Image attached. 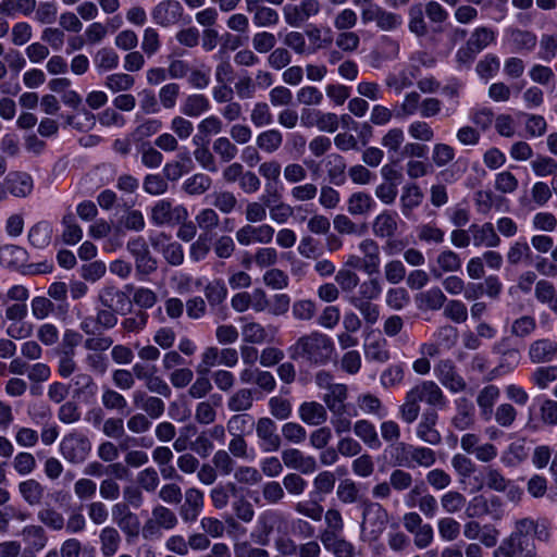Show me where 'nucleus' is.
Here are the masks:
<instances>
[{
    "label": "nucleus",
    "instance_id": "f257e3e1",
    "mask_svg": "<svg viewBox=\"0 0 557 557\" xmlns=\"http://www.w3.org/2000/svg\"><path fill=\"white\" fill-rule=\"evenodd\" d=\"M334 344L326 334L318 331L300 336L288 348L293 360H304L311 366H324L331 361Z\"/></svg>",
    "mask_w": 557,
    "mask_h": 557
},
{
    "label": "nucleus",
    "instance_id": "f03ea898",
    "mask_svg": "<svg viewBox=\"0 0 557 557\" xmlns=\"http://www.w3.org/2000/svg\"><path fill=\"white\" fill-rule=\"evenodd\" d=\"M91 451V442L79 432L66 434L60 442L62 457L73 465L83 463Z\"/></svg>",
    "mask_w": 557,
    "mask_h": 557
},
{
    "label": "nucleus",
    "instance_id": "7ed1b4c3",
    "mask_svg": "<svg viewBox=\"0 0 557 557\" xmlns=\"http://www.w3.org/2000/svg\"><path fill=\"white\" fill-rule=\"evenodd\" d=\"M259 448L264 454L275 453L282 447V437L277 424L270 417H261L255 423Z\"/></svg>",
    "mask_w": 557,
    "mask_h": 557
},
{
    "label": "nucleus",
    "instance_id": "20e7f679",
    "mask_svg": "<svg viewBox=\"0 0 557 557\" xmlns=\"http://www.w3.org/2000/svg\"><path fill=\"white\" fill-rule=\"evenodd\" d=\"M34 187L33 178L25 172H10L0 182V201H4L9 196L16 198L27 197Z\"/></svg>",
    "mask_w": 557,
    "mask_h": 557
},
{
    "label": "nucleus",
    "instance_id": "39448f33",
    "mask_svg": "<svg viewBox=\"0 0 557 557\" xmlns=\"http://www.w3.org/2000/svg\"><path fill=\"white\" fill-rule=\"evenodd\" d=\"M515 536H518L520 541L523 537L528 536L530 533H533V536L536 541L548 544L552 541V525L548 519L540 518H522L515 522Z\"/></svg>",
    "mask_w": 557,
    "mask_h": 557
},
{
    "label": "nucleus",
    "instance_id": "423d86ee",
    "mask_svg": "<svg viewBox=\"0 0 557 557\" xmlns=\"http://www.w3.org/2000/svg\"><path fill=\"white\" fill-rule=\"evenodd\" d=\"M121 310L101 307L97 309L95 315H85L81 318L79 330L84 334H94L100 330H111L117 324L116 313Z\"/></svg>",
    "mask_w": 557,
    "mask_h": 557
},
{
    "label": "nucleus",
    "instance_id": "0eeeda50",
    "mask_svg": "<svg viewBox=\"0 0 557 557\" xmlns=\"http://www.w3.org/2000/svg\"><path fill=\"white\" fill-rule=\"evenodd\" d=\"M112 518L119 529L126 536L127 541L136 539L140 532V521L127 504L116 503L112 506Z\"/></svg>",
    "mask_w": 557,
    "mask_h": 557
},
{
    "label": "nucleus",
    "instance_id": "6e6552de",
    "mask_svg": "<svg viewBox=\"0 0 557 557\" xmlns=\"http://www.w3.org/2000/svg\"><path fill=\"white\" fill-rule=\"evenodd\" d=\"M184 500L178 508V515L185 523L197 521L205 506V494L198 487H188L184 492Z\"/></svg>",
    "mask_w": 557,
    "mask_h": 557
},
{
    "label": "nucleus",
    "instance_id": "1a4fd4ad",
    "mask_svg": "<svg viewBox=\"0 0 557 557\" xmlns=\"http://www.w3.org/2000/svg\"><path fill=\"white\" fill-rule=\"evenodd\" d=\"M285 467L298 471L301 474H311L318 469V462L313 456L305 455L298 448H285L281 453Z\"/></svg>",
    "mask_w": 557,
    "mask_h": 557
},
{
    "label": "nucleus",
    "instance_id": "9d476101",
    "mask_svg": "<svg viewBox=\"0 0 557 557\" xmlns=\"http://www.w3.org/2000/svg\"><path fill=\"white\" fill-rule=\"evenodd\" d=\"M319 11L318 0H302L298 5L287 4L283 9L285 22L294 27L300 26Z\"/></svg>",
    "mask_w": 557,
    "mask_h": 557
},
{
    "label": "nucleus",
    "instance_id": "9b49d317",
    "mask_svg": "<svg viewBox=\"0 0 557 557\" xmlns=\"http://www.w3.org/2000/svg\"><path fill=\"white\" fill-rule=\"evenodd\" d=\"M434 372L440 382L453 393H460L467 388V383L463 377L457 372L456 367L451 360H441Z\"/></svg>",
    "mask_w": 557,
    "mask_h": 557
},
{
    "label": "nucleus",
    "instance_id": "f8f14e48",
    "mask_svg": "<svg viewBox=\"0 0 557 557\" xmlns=\"http://www.w3.org/2000/svg\"><path fill=\"white\" fill-rule=\"evenodd\" d=\"M275 230L269 224L253 226L246 224L237 230L236 240L243 246H249L252 243L269 244L272 242Z\"/></svg>",
    "mask_w": 557,
    "mask_h": 557
},
{
    "label": "nucleus",
    "instance_id": "ddd939ff",
    "mask_svg": "<svg viewBox=\"0 0 557 557\" xmlns=\"http://www.w3.org/2000/svg\"><path fill=\"white\" fill-rule=\"evenodd\" d=\"M183 7L176 0H163L151 10V17L157 25L169 27L180 21Z\"/></svg>",
    "mask_w": 557,
    "mask_h": 557
},
{
    "label": "nucleus",
    "instance_id": "4468645a",
    "mask_svg": "<svg viewBox=\"0 0 557 557\" xmlns=\"http://www.w3.org/2000/svg\"><path fill=\"white\" fill-rule=\"evenodd\" d=\"M187 216V210L183 206L172 207L168 200H159L151 208L150 220L154 225L170 224L174 220L180 221Z\"/></svg>",
    "mask_w": 557,
    "mask_h": 557
},
{
    "label": "nucleus",
    "instance_id": "2eb2a0df",
    "mask_svg": "<svg viewBox=\"0 0 557 557\" xmlns=\"http://www.w3.org/2000/svg\"><path fill=\"white\" fill-rule=\"evenodd\" d=\"M409 392L418 403L423 401L434 407H443L445 405V396L440 386L433 381H424Z\"/></svg>",
    "mask_w": 557,
    "mask_h": 557
},
{
    "label": "nucleus",
    "instance_id": "dca6fc26",
    "mask_svg": "<svg viewBox=\"0 0 557 557\" xmlns=\"http://www.w3.org/2000/svg\"><path fill=\"white\" fill-rule=\"evenodd\" d=\"M438 416L435 410L423 412L417 426V436L424 443L436 446L442 442L441 433L435 429Z\"/></svg>",
    "mask_w": 557,
    "mask_h": 557
},
{
    "label": "nucleus",
    "instance_id": "f3484780",
    "mask_svg": "<svg viewBox=\"0 0 557 557\" xmlns=\"http://www.w3.org/2000/svg\"><path fill=\"white\" fill-rule=\"evenodd\" d=\"M532 363H548L557 359V342L540 338L532 342L528 350Z\"/></svg>",
    "mask_w": 557,
    "mask_h": 557
},
{
    "label": "nucleus",
    "instance_id": "a211bd4d",
    "mask_svg": "<svg viewBox=\"0 0 557 557\" xmlns=\"http://www.w3.org/2000/svg\"><path fill=\"white\" fill-rule=\"evenodd\" d=\"M469 232L472 235V244L474 247L496 248L500 245V237L491 222L471 224Z\"/></svg>",
    "mask_w": 557,
    "mask_h": 557
},
{
    "label": "nucleus",
    "instance_id": "6ab92c4d",
    "mask_svg": "<svg viewBox=\"0 0 557 557\" xmlns=\"http://www.w3.org/2000/svg\"><path fill=\"white\" fill-rule=\"evenodd\" d=\"M436 265L430 269L432 276L436 280L443 277L444 273H455L461 270V258L451 249H444L436 256Z\"/></svg>",
    "mask_w": 557,
    "mask_h": 557
},
{
    "label": "nucleus",
    "instance_id": "aec40b11",
    "mask_svg": "<svg viewBox=\"0 0 557 557\" xmlns=\"http://www.w3.org/2000/svg\"><path fill=\"white\" fill-rule=\"evenodd\" d=\"M298 414L307 425L320 426L327 421V408L314 400L300 404Z\"/></svg>",
    "mask_w": 557,
    "mask_h": 557
},
{
    "label": "nucleus",
    "instance_id": "412c9836",
    "mask_svg": "<svg viewBox=\"0 0 557 557\" xmlns=\"http://www.w3.org/2000/svg\"><path fill=\"white\" fill-rule=\"evenodd\" d=\"M322 162L331 184L342 186L346 183L347 164L343 156L335 152L329 153Z\"/></svg>",
    "mask_w": 557,
    "mask_h": 557
},
{
    "label": "nucleus",
    "instance_id": "4be33fe9",
    "mask_svg": "<svg viewBox=\"0 0 557 557\" xmlns=\"http://www.w3.org/2000/svg\"><path fill=\"white\" fill-rule=\"evenodd\" d=\"M500 396V389L496 385L484 386L476 396V404L480 417L483 421L490 422L493 419V411L496 401Z\"/></svg>",
    "mask_w": 557,
    "mask_h": 557
},
{
    "label": "nucleus",
    "instance_id": "5701e85b",
    "mask_svg": "<svg viewBox=\"0 0 557 557\" xmlns=\"http://www.w3.org/2000/svg\"><path fill=\"white\" fill-rule=\"evenodd\" d=\"M97 299L101 307L124 310L131 307V301L126 293L115 286H104L98 292Z\"/></svg>",
    "mask_w": 557,
    "mask_h": 557
},
{
    "label": "nucleus",
    "instance_id": "b1692460",
    "mask_svg": "<svg viewBox=\"0 0 557 557\" xmlns=\"http://www.w3.org/2000/svg\"><path fill=\"white\" fill-rule=\"evenodd\" d=\"M359 249L362 252L363 272L368 275L377 274L380 272V247L373 239H363L359 244Z\"/></svg>",
    "mask_w": 557,
    "mask_h": 557
},
{
    "label": "nucleus",
    "instance_id": "393cba45",
    "mask_svg": "<svg viewBox=\"0 0 557 557\" xmlns=\"http://www.w3.org/2000/svg\"><path fill=\"white\" fill-rule=\"evenodd\" d=\"M446 301L447 297L438 286H433L416 296L417 307L423 311H437Z\"/></svg>",
    "mask_w": 557,
    "mask_h": 557
},
{
    "label": "nucleus",
    "instance_id": "a878e982",
    "mask_svg": "<svg viewBox=\"0 0 557 557\" xmlns=\"http://www.w3.org/2000/svg\"><path fill=\"white\" fill-rule=\"evenodd\" d=\"M456 414L451 419V424L459 431L470 429L474 423L473 404L465 397L456 401Z\"/></svg>",
    "mask_w": 557,
    "mask_h": 557
},
{
    "label": "nucleus",
    "instance_id": "bb28decb",
    "mask_svg": "<svg viewBox=\"0 0 557 557\" xmlns=\"http://www.w3.org/2000/svg\"><path fill=\"white\" fill-rule=\"evenodd\" d=\"M99 543L102 557H113L120 549L122 536L116 528L108 525L101 529Z\"/></svg>",
    "mask_w": 557,
    "mask_h": 557
},
{
    "label": "nucleus",
    "instance_id": "cd10ccee",
    "mask_svg": "<svg viewBox=\"0 0 557 557\" xmlns=\"http://www.w3.org/2000/svg\"><path fill=\"white\" fill-rule=\"evenodd\" d=\"M27 261V251L16 245H5L0 247V263L10 269L18 270Z\"/></svg>",
    "mask_w": 557,
    "mask_h": 557
},
{
    "label": "nucleus",
    "instance_id": "c85d7f7f",
    "mask_svg": "<svg viewBox=\"0 0 557 557\" xmlns=\"http://www.w3.org/2000/svg\"><path fill=\"white\" fill-rule=\"evenodd\" d=\"M326 552L334 557H356V546L342 534L320 541Z\"/></svg>",
    "mask_w": 557,
    "mask_h": 557
},
{
    "label": "nucleus",
    "instance_id": "c756f323",
    "mask_svg": "<svg viewBox=\"0 0 557 557\" xmlns=\"http://www.w3.org/2000/svg\"><path fill=\"white\" fill-rule=\"evenodd\" d=\"M18 493L29 506H38L45 497L44 485L35 479H28L18 483Z\"/></svg>",
    "mask_w": 557,
    "mask_h": 557
},
{
    "label": "nucleus",
    "instance_id": "7c9ffc66",
    "mask_svg": "<svg viewBox=\"0 0 557 557\" xmlns=\"http://www.w3.org/2000/svg\"><path fill=\"white\" fill-rule=\"evenodd\" d=\"M423 193L417 184H408L403 187L400 196V209L404 216L409 218L413 209L423 200Z\"/></svg>",
    "mask_w": 557,
    "mask_h": 557
},
{
    "label": "nucleus",
    "instance_id": "2f4dec72",
    "mask_svg": "<svg viewBox=\"0 0 557 557\" xmlns=\"http://www.w3.org/2000/svg\"><path fill=\"white\" fill-rule=\"evenodd\" d=\"M26 547L40 552L48 543L46 530L39 524H27L21 531Z\"/></svg>",
    "mask_w": 557,
    "mask_h": 557
},
{
    "label": "nucleus",
    "instance_id": "473e14b6",
    "mask_svg": "<svg viewBox=\"0 0 557 557\" xmlns=\"http://www.w3.org/2000/svg\"><path fill=\"white\" fill-rule=\"evenodd\" d=\"M324 522L325 529L321 530L319 533V540L323 541L325 539L339 535L344 532V519L341 511L336 508H330L324 513Z\"/></svg>",
    "mask_w": 557,
    "mask_h": 557
},
{
    "label": "nucleus",
    "instance_id": "72a5a7b5",
    "mask_svg": "<svg viewBox=\"0 0 557 557\" xmlns=\"http://www.w3.org/2000/svg\"><path fill=\"white\" fill-rule=\"evenodd\" d=\"M37 519L47 529L59 532L64 530L65 517L51 505L47 504L37 512Z\"/></svg>",
    "mask_w": 557,
    "mask_h": 557
},
{
    "label": "nucleus",
    "instance_id": "f704fd0d",
    "mask_svg": "<svg viewBox=\"0 0 557 557\" xmlns=\"http://www.w3.org/2000/svg\"><path fill=\"white\" fill-rule=\"evenodd\" d=\"M354 433L370 449H379L382 446L374 424L368 420L356 421L354 423Z\"/></svg>",
    "mask_w": 557,
    "mask_h": 557
},
{
    "label": "nucleus",
    "instance_id": "c9c22d12",
    "mask_svg": "<svg viewBox=\"0 0 557 557\" xmlns=\"http://www.w3.org/2000/svg\"><path fill=\"white\" fill-rule=\"evenodd\" d=\"M327 393L323 395V401L330 412L346 409L345 401L348 397L347 385L335 383L332 387L326 389Z\"/></svg>",
    "mask_w": 557,
    "mask_h": 557
},
{
    "label": "nucleus",
    "instance_id": "e433bc0d",
    "mask_svg": "<svg viewBox=\"0 0 557 557\" xmlns=\"http://www.w3.org/2000/svg\"><path fill=\"white\" fill-rule=\"evenodd\" d=\"M252 388L243 387L234 392L227 399V409L232 412H246L253 406Z\"/></svg>",
    "mask_w": 557,
    "mask_h": 557
},
{
    "label": "nucleus",
    "instance_id": "4c0bfd02",
    "mask_svg": "<svg viewBox=\"0 0 557 557\" xmlns=\"http://www.w3.org/2000/svg\"><path fill=\"white\" fill-rule=\"evenodd\" d=\"M210 109V102L205 95L193 94L184 100L181 112L189 117H197Z\"/></svg>",
    "mask_w": 557,
    "mask_h": 557
},
{
    "label": "nucleus",
    "instance_id": "58836bf2",
    "mask_svg": "<svg viewBox=\"0 0 557 557\" xmlns=\"http://www.w3.org/2000/svg\"><path fill=\"white\" fill-rule=\"evenodd\" d=\"M282 144L283 135L278 129L275 128L261 132L256 138L257 147L267 153H273L277 151Z\"/></svg>",
    "mask_w": 557,
    "mask_h": 557
},
{
    "label": "nucleus",
    "instance_id": "ea45409f",
    "mask_svg": "<svg viewBox=\"0 0 557 557\" xmlns=\"http://www.w3.org/2000/svg\"><path fill=\"white\" fill-rule=\"evenodd\" d=\"M397 228L396 218L387 211L379 214L373 222V233L377 237H393Z\"/></svg>",
    "mask_w": 557,
    "mask_h": 557
},
{
    "label": "nucleus",
    "instance_id": "a19ab883",
    "mask_svg": "<svg viewBox=\"0 0 557 557\" xmlns=\"http://www.w3.org/2000/svg\"><path fill=\"white\" fill-rule=\"evenodd\" d=\"M52 235V226L47 221L35 224L28 233L29 243L36 248H45L49 245Z\"/></svg>",
    "mask_w": 557,
    "mask_h": 557
},
{
    "label": "nucleus",
    "instance_id": "79ce46f5",
    "mask_svg": "<svg viewBox=\"0 0 557 557\" xmlns=\"http://www.w3.org/2000/svg\"><path fill=\"white\" fill-rule=\"evenodd\" d=\"M413 445L397 442L389 446V456L394 466L411 469V455Z\"/></svg>",
    "mask_w": 557,
    "mask_h": 557
},
{
    "label": "nucleus",
    "instance_id": "37998d69",
    "mask_svg": "<svg viewBox=\"0 0 557 557\" xmlns=\"http://www.w3.org/2000/svg\"><path fill=\"white\" fill-rule=\"evenodd\" d=\"M64 227L62 233V240L66 245H75L83 238V230L76 223L75 216L72 212L66 213L62 219Z\"/></svg>",
    "mask_w": 557,
    "mask_h": 557
},
{
    "label": "nucleus",
    "instance_id": "c03bdc74",
    "mask_svg": "<svg viewBox=\"0 0 557 557\" xmlns=\"http://www.w3.org/2000/svg\"><path fill=\"white\" fill-rule=\"evenodd\" d=\"M212 185L211 178L202 173L194 174L193 176L188 177L184 184H183V190L190 195V196H197L202 195L207 190L210 189Z\"/></svg>",
    "mask_w": 557,
    "mask_h": 557
},
{
    "label": "nucleus",
    "instance_id": "a18cd8bd",
    "mask_svg": "<svg viewBox=\"0 0 557 557\" xmlns=\"http://www.w3.org/2000/svg\"><path fill=\"white\" fill-rule=\"evenodd\" d=\"M405 140V134L401 128L394 127L391 128L381 140V144L384 148L387 149V152L389 154V158L393 163H396L399 161V159L394 160V154L398 152L400 146L404 144Z\"/></svg>",
    "mask_w": 557,
    "mask_h": 557
},
{
    "label": "nucleus",
    "instance_id": "49530a36",
    "mask_svg": "<svg viewBox=\"0 0 557 557\" xmlns=\"http://www.w3.org/2000/svg\"><path fill=\"white\" fill-rule=\"evenodd\" d=\"M151 518L153 522H156L159 527H161V529L164 530H172L178 523V519L175 512L163 505H157L153 507L151 511Z\"/></svg>",
    "mask_w": 557,
    "mask_h": 557
},
{
    "label": "nucleus",
    "instance_id": "de8ad7c7",
    "mask_svg": "<svg viewBox=\"0 0 557 557\" xmlns=\"http://www.w3.org/2000/svg\"><path fill=\"white\" fill-rule=\"evenodd\" d=\"M373 206L372 197L362 191L354 193L348 199V212L352 215L366 214Z\"/></svg>",
    "mask_w": 557,
    "mask_h": 557
},
{
    "label": "nucleus",
    "instance_id": "09e8293b",
    "mask_svg": "<svg viewBox=\"0 0 557 557\" xmlns=\"http://www.w3.org/2000/svg\"><path fill=\"white\" fill-rule=\"evenodd\" d=\"M94 63L99 72L114 70L119 65V54L111 48H101L96 52Z\"/></svg>",
    "mask_w": 557,
    "mask_h": 557
},
{
    "label": "nucleus",
    "instance_id": "8fccbe9b",
    "mask_svg": "<svg viewBox=\"0 0 557 557\" xmlns=\"http://www.w3.org/2000/svg\"><path fill=\"white\" fill-rule=\"evenodd\" d=\"M85 335L87 337L83 342V347L87 351L106 352L113 345L112 337L104 335L100 331Z\"/></svg>",
    "mask_w": 557,
    "mask_h": 557
},
{
    "label": "nucleus",
    "instance_id": "3c124183",
    "mask_svg": "<svg viewBox=\"0 0 557 557\" xmlns=\"http://www.w3.org/2000/svg\"><path fill=\"white\" fill-rule=\"evenodd\" d=\"M268 406L271 416L280 421L287 420L292 416L293 406L287 398L273 396L269 399Z\"/></svg>",
    "mask_w": 557,
    "mask_h": 557
},
{
    "label": "nucleus",
    "instance_id": "603ef678",
    "mask_svg": "<svg viewBox=\"0 0 557 557\" xmlns=\"http://www.w3.org/2000/svg\"><path fill=\"white\" fill-rule=\"evenodd\" d=\"M495 39L494 32L487 27H478L472 33L467 44L480 53Z\"/></svg>",
    "mask_w": 557,
    "mask_h": 557
},
{
    "label": "nucleus",
    "instance_id": "864d4df0",
    "mask_svg": "<svg viewBox=\"0 0 557 557\" xmlns=\"http://www.w3.org/2000/svg\"><path fill=\"white\" fill-rule=\"evenodd\" d=\"M212 206L224 214H230L237 207L236 196L228 190L214 191L212 195Z\"/></svg>",
    "mask_w": 557,
    "mask_h": 557
},
{
    "label": "nucleus",
    "instance_id": "5fc2aeb1",
    "mask_svg": "<svg viewBox=\"0 0 557 557\" xmlns=\"http://www.w3.org/2000/svg\"><path fill=\"white\" fill-rule=\"evenodd\" d=\"M212 149L224 163H228L234 160L238 153L236 145L227 137H218L213 141Z\"/></svg>",
    "mask_w": 557,
    "mask_h": 557
},
{
    "label": "nucleus",
    "instance_id": "6e6d98bb",
    "mask_svg": "<svg viewBox=\"0 0 557 557\" xmlns=\"http://www.w3.org/2000/svg\"><path fill=\"white\" fill-rule=\"evenodd\" d=\"M531 256L529 244L525 240H517L509 247L506 258L509 264L516 265L523 261H530Z\"/></svg>",
    "mask_w": 557,
    "mask_h": 557
},
{
    "label": "nucleus",
    "instance_id": "4d7b16f0",
    "mask_svg": "<svg viewBox=\"0 0 557 557\" xmlns=\"http://www.w3.org/2000/svg\"><path fill=\"white\" fill-rule=\"evenodd\" d=\"M182 161L168 162L163 166V176L166 181L175 182L181 178L185 173L189 172V168L186 164H190L191 160L187 154L181 156Z\"/></svg>",
    "mask_w": 557,
    "mask_h": 557
},
{
    "label": "nucleus",
    "instance_id": "13d9d810",
    "mask_svg": "<svg viewBox=\"0 0 557 557\" xmlns=\"http://www.w3.org/2000/svg\"><path fill=\"white\" fill-rule=\"evenodd\" d=\"M517 410L516 408L509 404V403H503L496 407V409L493 411V418L495 422L505 429H509L512 426L517 419Z\"/></svg>",
    "mask_w": 557,
    "mask_h": 557
},
{
    "label": "nucleus",
    "instance_id": "bf43d9fd",
    "mask_svg": "<svg viewBox=\"0 0 557 557\" xmlns=\"http://www.w3.org/2000/svg\"><path fill=\"white\" fill-rule=\"evenodd\" d=\"M417 236L420 242L438 245L444 242L445 233L432 223H424L417 227Z\"/></svg>",
    "mask_w": 557,
    "mask_h": 557
},
{
    "label": "nucleus",
    "instance_id": "052dcab7",
    "mask_svg": "<svg viewBox=\"0 0 557 557\" xmlns=\"http://www.w3.org/2000/svg\"><path fill=\"white\" fill-rule=\"evenodd\" d=\"M253 418L245 412L232 416L226 423V429L231 435L243 436L247 429L255 425Z\"/></svg>",
    "mask_w": 557,
    "mask_h": 557
},
{
    "label": "nucleus",
    "instance_id": "680f3d73",
    "mask_svg": "<svg viewBox=\"0 0 557 557\" xmlns=\"http://www.w3.org/2000/svg\"><path fill=\"white\" fill-rule=\"evenodd\" d=\"M136 482L145 492L153 493L160 484L159 473L154 468L147 467L137 473Z\"/></svg>",
    "mask_w": 557,
    "mask_h": 557
},
{
    "label": "nucleus",
    "instance_id": "e2e57ef3",
    "mask_svg": "<svg viewBox=\"0 0 557 557\" xmlns=\"http://www.w3.org/2000/svg\"><path fill=\"white\" fill-rule=\"evenodd\" d=\"M252 22L257 27H272L280 21V15L276 10L262 5L252 13Z\"/></svg>",
    "mask_w": 557,
    "mask_h": 557
},
{
    "label": "nucleus",
    "instance_id": "0e129e2a",
    "mask_svg": "<svg viewBox=\"0 0 557 557\" xmlns=\"http://www.w3.org/2000/svg\"><path fill=\"white\" fill-rule=\"evenodd\" d=\"M444 315L455 323H463L468 319L467 306L461 300H447L444 305Z\"/></svg>",
    "mask_w": 557,
    "mask_h": 557
},
{
    "label": "nucleus",
    "instance_id": "69168bd1",
    "mask_svg": "<svg viewBox=\"0 0 557 557\" xmlns=\"http://www.w3.org/2000/svg\"><path fill=\"white\" fill-rule=\"evenodd\" d=\"M522 541L515 536V531L508 539L504 540L502 544L494 550L493 557H516V552H523Z\"/></svg>",
    "mask_w": 557,
    "mask_h": 557
},
{
    "label": "nucleus",
    "instance_id": "338daca9",
    "mask_svg": "<svg viewBox=\"0 0 557 557\" xmlns=\"http://www.w3.org/2000/svg\"><path fill=\"white\" fill-rule=\"evenodd\" d=\"M557 380V366L539 367L532 373L533 383L541 389H545L548 385Z\"/></svg>",
    "mask_w": 557,
    "mask_h": 557
},
{
    "label": "nucleus",
    "instance_id": "774afa93",
    "mask_svg": "<svg viewBox=\"0 0 557 557\" xmlns=\"http://www.w3.org/2000/svg\"><path fill=\"white\" fill-rule=\"evenodd\" d=\"M531 168L534 174L539 177L555 175L557 172V161L552 157L537 156L532 160Z\"/></svg>",
    "mask_w": 557,
    "mask_h": 557
}]
</instances>
